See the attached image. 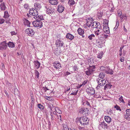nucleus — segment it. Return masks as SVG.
<instances>
[{
	"label": "nucleus",
	"instance_id": "38",
	"mask_svg": "<svg viewBox=\"0 0 130 130\" xmlns=\"http://www.w3.org/2000/svg\"><path fill=\"white\" fill-rule=\"evenodd\" d=\"M95 35L93 34H92L88 37V38L90 40H92L94 37Z\"/></svg>",
	"mask_w": 130,
	"mask_h": 130
},
{
	"label": "nucleus",
	"instance_id": "18",
	"mask_svg": "<svg viewBox=\"0 0 130 130\" xmlns=\"http://www.w3.org/2000/svg\"><path fill=\"white\" fill-rule=\"evenodd\" d=\"M34 63L35 66L36 67L37 69H38L40 66V62L38 60H36L34 61Z\"/></svg>",
	"mask_w": 130,
	"mask_h": 130
},
{
	"label": "nucleus",
	"instance_id": "49",
	"mask_svg": "<svg viewBox=\"0 0 130 130\" xmlns=\"http://www.w3.org/2000/svg\"><path fill=\"white\" fill-rule=\"evenodd\" d=\"M24 7L25 9H27L29 8V6L28 4H25L24 5Z\"/></svg>",
	"mask_w": 130,
	"mask_h": 130
},
{
	"label": "nucleus",
	"instance_id": "47",
	"mask_svg": "<svg viewBox=\"0 0 130 130\" xmlns=\"http://www.w3.org/2000/svg\"><path fill=\"white\" fill-rule=\"evenodd\" d=\"M119 21L117 19L116 21V25L115 26V27H116V28H117L118 27L119 25Z\"/></svg>",
	"mask_w": 130,
	"mask_h": 130
},
{
	"label": "nucleus",
	"instance_id": "5",
	"mask_svg": "<svg viewBox=\"0 0 130 130\" xmlns=\"http://www.w3.org/2000/svg\"><path fill=\"white\" fill-rule=\"evenodd\" d=\"M55 43L56 46L59 47H62L64 44L63 42L60 39L57 40L56 41Z\"/></svg>",
	"mask_w": 130,
	"mask_h": 130
},
{
	"label": "nucleus",
	"instance_id": "29",
	"mask_svg": "<svg viewBox=\"0 0 130 130\" xmlns=\"http://www.w3.org/2000/svg\"><path fill=\"white\" fill-rule=\"evenodd\" d=\"M109 20L107 19H105L104 20L103 22V26H108V25Z\"/></svg>",
	"mask_w": 130,
	"mask_h": 130
},
{
	"label": "nucleus",
	"instance_id": "8",
	"mask_svg": "<svg viewBox=\"0 0 130 130\" xmlns=\"http://www.w3.org/2000/svg\"><path fill=\"white\" fill-rule=\"evenodd\" d=\"M87 21L86 25L88 27H90L91 25L92 26V22L93 21V19L92 18H89L88 19H86Z\"/></svg>",
	"mask_w": 130,
	"mask_h": 130
},
{
	"label": "nucleus",
	"instance_id": "11",
	"mask_svg": "<svg viewBox=\"0 0 130 130\" xmlns=\"http://www.w3.org/2000/svg\"><path fill=\"white\" fill-rule=\"evenodd\" d=\"M103 30L104 32L106 34H109L110 33L108 26H103Z\"/></svg>",
	"mask_w": 130,
	"mask_h": 130
},
{
	"label": "nucleus",
	"instance_id": "16",
	"mask_svg": "<svg viewBox=\"0 0 130 130\" xmlns=\"http://www.w3.org/2000/svg\"><path fill=\"white\" fill-rule=\"evenodd\" d=\"M1 9L2 10H5L6 8L5 6V3L4 2L2 3L0 5Z\"/></svg>",
	"mask_w": 130,
	"mask_h": 130
},
{
	"label": "nucleus",
	"instance_id": "15",
	"mask_svg": "<svg viewBox=\"0 0 130 130\" xmlns=\"http://www.w3.org/2000/svg\"><path fill=\"white\" fill-rule=\"evenodd\" d=\"M104 119L105 121L108 123H110L111 121V118L109 116H105Z\"/></svg>",
	"mask_w": 130,
	"mask_h": 130
},
{
	"label": "nucleus",
	"instance_id": "2",
	"mask_svg": "<svg viewBox=\"0 0 130 130\" xmlns=\"http://www.w3.org/2000/svg\"><path fill=\"white\" fill-rule=\"evenodd\" d=\"M95 66L93 65L91 66H90L88 70L85 71L86 74L88 75H89L91 74L95 71Z\"/></svg>",
	"mask_w": 130,
	"mask_h": 130
},
{
	"label": "nucleus",
	"instance_id": "34",
	"mask_svg": "<svg viewBox=\"0 0 130 130\" xmlns=\"http://www.w3.org/2000/svg\"><path fill=\"white\" fill-rule=\"evenodd\" d=\"M50 115L51 116V119L52 121H53L54 120L55 118H55V117L56 115H53L52 114V112H50Z\"/></svg>",
	"mask_w": 130,
	"mask_h": 130
},
{
	"label": "nucleus",
	"instance_id": "6",
	"mask_svg": "<svg viewBox=\"0 0 130 130\" xmlns=\"http://www.w3.org/2000/svg\"><path fill=\"white\" fill-rule=\"evenodd\" d=\"M86 91L89 95H91L95 94V91L93 88L89 87L86 90Z\"/></svg>",
	"mask_w": 130,
	"mask_h": 130
},
{
	"label": "nucleus",
	"instance_id": "26",
	"mask_svg": "<svg viewBox=\"0 0 130 130\" xmlns=\"http://www.w3.org/2000/svg\"><path fill=\"white\" fill-rule=\"evenodd\" d=\"M99 22L94 21L92 23V25L91 27L92 28H96L97 25H98V23Z\"/></svg>",
	"mask_w": 130,
	"mask_h": 130
},
{
	"label": "nucleus",
	"instance_id": "59",
	"mask_svg": "<svg viewBox=\"0 0 130 130\" xmlns=\"http://www.w3.org/2000/svg\"><path fill=\"white\" fill-rule=\"evenodd\" d=\"M73 68L75 71H77L78 70V69L77 68V67L76 66H74L73 67Z\"/></svg>",
	"mask_w": 130,
	"mask_h": 130
},
{
	"label": "nucleus",
	"instance_id": "53",
	"mask_svg": "<svg viewBox=\"0 0 130 130\" xmlns=\"http://www.w3.org/2000/svg\"><path fill=\"white\" fill-rule=\"evenodd\" d=\"M118 16H121L122 13L121 11L119 10L118 11Z\"/></svg>",
	"mask_w": 130,
	"mask_h": 130
},
{
	"label": "nucleus",
	"instance_id": "45",
	"mask_svg": "<svg viewBox=\"0 0 130 130\" xmlns=\"http://www.w3.org/2000/svg\"><path fill=\"white\" fill-rule=\"evenodd\" d=\"M77 32L79 35L81 36V28H79L77 30Z\"/></svg>",
	"mask_w": 130,
	"mask_h": 130
},
{
	"label": "nucleus",
	"instance_id": "48",
	"mask_svg": "<svg viewBox=\"0 0 130 130\" xmlns=\"http://www.w3.org/2000/svg\"><path fill=\"white\" fill-rule=\"evenodd\" d=\"M77 91L78 90H76V89H75V90L74 91L75 92H73L71 93L70 94V95H76L77 94Z\"/></svg>",
	"mask_w": 130,
	"mask_h": 130
},
{
	"label": "nucleus",
	"instance_id": "20",
	"mask_svg": "<svg viewBox=\"0 0 130 130\" xmlns=\"http://www.w3.org/2000/svg\"><path fill=\"white\" fill-rule=\"evenodd\" d=\"M97 45L98 47L100 48H102V42L101 41L97 40L96 41Z\"/></svg>",
	"mask_w": 130,
	"mask_h": 130
},
{
	"label": "nucleus",
	"instance_id": "60",
	"mask_svg": "<svg viewBox=\"0 0 130 130\" xmlns=\"http://www.w3.org/2000/svg\"><path fill=\"white\" fill-rule=\"evenodd\" d=\"M11 33L12 35H16L17 34V33H15V31H13L11 32Z\"/></svg>",
	"mask_w": 130,
	"mask_h": 130
},
{
	"label": "nucleus",
	"instance_id": "25",
	"mask_svg": "<svg viewBox=\"0 0 130 130\" xmlns=\"http://www.w3.org/2000/svg\"><path fill=\"white\" fill-rule=\"evenodd\" d=\"M106 73L107 74H109L111 75H112L113 74V71L111 69L109 68L106 71Z\"/></svg>",
	"mask_w": 130,
	"mask_h": 130
},
{
	"label": "nucleus",
	"instance_id": "44",
	"mask_svg": "<svg viewBox=\"0 0 130 130\" xmlns=\"http://www.w3.org/2000/svg\"><path fill=\"white\" fill-rule=\"evenodd\" d=\"M126 113L127 115L130 116V109H127L126 110Z\"/></svg>",
	"mask_w": 130,
	"mask_h": 130
},
{
	"label": "nucleus",
	"instance_id": "14",
	"mask_svg": "<svg viewBox=\"0 0 130 130\" xmlns=\"http://www.w3.org/2000/svg\"><path fill=\"white\" fill-rule=\"evenodd\" d=\"M66 38L69 39L70 40H72L74 38V36L71 34L68 33L67 34L66 36Z\"/></svg>",
	"mask_w": 130,
	"mask_h": 130
},
{
	"label": "nucleus",
	"instance_id": "56",
	"mask_svg": "<svg viewBox=\"0 0 130 130\" xmlns=\"http://www.w3.org/2000/svg\"><path fill=\"white\" fill-rule=\"evenodd\" d=\"M88 80H86L84 81V82H83V83L82 84V86L83 85H84L86 84Z\"/></svg>",
	"mask_w": 130,
	"mask_h": 130
},
{
	"label": "nucleus",
	"instance_id": "51",
	"mask_svg": "<svg viewBox=\"0 0 130 130\" xmlns=\"http://www.w3.org/2000/svg\"><path fill=\"white\" fill-rule=\"evenodd\" d=\"M5 20L2 18H0V24H1L4 23L5 21Z\"/></svg>",
	"mask_w": 130,
	"mask_h": 130
},
{
	"label": "nucleus",
	"instance_id": "9",
	"mask_svg": "<svg viewBox=\"0 0 130 130\" xmlns=\"http://www.w3.org/2000/svg\"><path fill=\"white\" fill-rule=\"evenodd\" d=\"M86 116H82V119L83 121V122L82 123V124L83 125H86L88 123L89 120H88V119Z\"/></svg>",
	"mask_w": 130,
	"mask_h": 130
},
{
	"label": "nucleus",
	"instance_id": "10",
	"mask_svg": "<svg viewBox=\"0 0 130 130\" xmlns=\"http://www.w3.org/2000/svg\"><path fill=\"white\" fill-rule=\"evenodd\" d=\"M88 113V109L87 108H82V114L84 116H86Z\"/></svg>",
	"mask_w": 130,
	"mask_h": 130
},
{
	"label": "nucleus",
	"instance_id": "12",
	"mask_svg": "<svg viewBox=\"0 0 130 130\" xmlns=\"http://www.w3.org/2000/svg\"><path fill=\"white\" fill-rule=\"evenodd\" d=\"M64 8L62 5H59L58 6L57 11L59 13H61L64 10Z\"/></svg>",
	"mask_w": 130,
	"mask_h": 130
},
{
	"label": "nucleus",
	"instance_id": "1",
	"mask_svg": "<svg viewBox=\"0 0 130 130\" xmlns=\"http://www.w3.org/2000/svg\"><path fill=\"white\" fill-rule=\"evenodd\" d=\"M32 23L34 27L38 28H40L42 27V23L40 21L36 20L33 21Z\"/></svg>",
	"mask_w": 130,
	"mask_h": 130
},
{
	"label": "nucleus",
	"instance_id": "55",
	"mask_svg": "<svg viewBox=\"0 0 130 130\" xmlns=\"http://www.w3.org/2000/svg\"><path fill=\"white\" fill-rule=\"evenodd\" d=\"M71 73L68 71H67L64 74V75L65 76H67L68 75L70 74Z\"/></svg>",
	"mask_w": 130,
	"mask_h": 130
},
{
	"label": "nucleus",
	"instance_id": "7",
	"mask_svg": "<svg viewBox=\"0 0 130 130\" xmlns=\"http://www.w3.org/2000/svg\"><path fill=\"white\" fill-rule=\"evenodd\" d=\"M25 33L28 34L30 36H32L35 33L34 31L31 28H28L25 31Z\"/></svg>",
	"mask_w": 130,
	"mask_h": 130
},
{
	"label": "nucleus",
	"instance_id": "32",
	"mask_svg": "<svg viewBox=\"0 0 130 130\" xmlns=\"http://www.w3.org/2000/svg\"><path fill=\"white\" fill-rule=\"evenodd\" d=\"M105 73H104L101 72L100 73L99 76V77L98 78H99V79H101V78L102 79H103V78L105 76Z\"/></svg>",
	"mask_w": 130,
	"mask_h": 130
},
{
	"label": "nucleus",
	"instance_id": "21",
	"mask_svg": "<svg viewBox=\"0 0 130 130\" xmlns=\"http://www.w3.org/2000/svg\"><path fill=\"white\" fill-rule=\"evenodd\" d=\"M24 23L25 25H27V26L30 27V22L27 20L25 19L24 20Z\"/></svg>",
	"mask_w": 130,
	"mask_h": 130
},
{
	"label": "nucleus",
	"instance_id": "28",
	"mask_svg": "<svg viewBox=\"0 0 130 130\" xmlns=\"http://www.w3.org/2000/svg\"><path fill=\"white\" fill-rule=\"evenodd\" d=\"M82 102L83 103H82V104L86 106L87 105V106H90V103L86 101H83Z\"/></svg>",
	"mask_w": 130,
	"mask_h": 130
},
{
	"label": "nucleus",
	"instance_id": "27",
	"mask_svg": "<svg viewBox=\"0 0 130 130\" xmlns=\"http://www.w3.org/2000/svg\"><path fill=\"white\" fill-rule=\"evenodd\" d=\"M101 80V79H99V78H97V79H96V80L97 81V82L98 83V85H100L101 86H104V85L105 84V83H100V81Z\"/></svg>",
	"mask_w": 130,
	"mask_h": 130
},
{
	"label": "nucleus",
	"instance_id": "31",
	"mask_svg": "<svg viewBox=\"0 0 130 130\" xmlns=\"http://www.w3.org/2000/svg\"><path fill=\"white\" fill-rule=\"evenodd\" d=\"M37 106L41 110H43L44 108V106L42 105L41 104H38L37 105Z\"/></svg>",
	"mask_w": 130,
	"mask_h": 130
},
{
	"label": "nucleus",
	"instance_id": "50",
	"mask_svg": "<svg viewBox=\"0 0 130 130\" xmlns=\"http://www.w3.org/2000/svg\"><path fill=\"white\" fill-rule=\"evenodd\" d=\"M47 13L48 14L50 15V14H55V12L54 11H53L51 10L49 11V12H48Z\"/></svg>",
	"mask_w": 130,
	"mask_h": 130
},
{
	"label": "nucleus",
	"instance_id": "46",
	"mask_svg": "<svg viewBox=\"0 0 130 130\" xmlns=\"http://www.w3.org/2000/svg\"><path fill=\"white\" fill-rule=\"evenodd\" d=\"M123 97L121 96L119 98V100L121 102L123 103H124L125 102H124V100L123 99Z\"/></svg>",
	"mask_w": 130,
	"mask_h": 130
},
{
	"label": "nucleus",
	"instance_id": "61",
	"mask_svg": "<svg viewBox=\"0 0 130 130\" xmlns=\"http://www.w3.org/2000/svg\"><path fill=\"white\" fill-rule=\"evenodd\" d=\"M124 58L123 57H121L120 58V61L121 62H123L124 60Z\"/></svg>",
	"mask_w": 130,
	"mask_h": 130
},
{
	"label": "nucleus",
	"instance_id": "33",
	"mask_svg": "<svg viewBox=\"0 0 130 130\" xmlns=\"http://www.w3.org/2000/svg\"><path fill=\"white\" fill-rule=\"evenodd\" d=\"M48 107L50 109V110H49L50 112H50H52V111H53V109L54 108L53 105L51 104L48 105Z\"/></svg>",
	"mask_w": 130,
	"mask_h": 130
},
{
	"label": "nucleus",
	"instance_id": "43",
	"mask_svg": "<svg viewBox=\"0 0 130 130\" xmlns=\"http://www.w3.org/2000/svg\"><path fill=\"white\" fill-rule=\"evenodd\" d=\"M35 75L37 77V78H38L39 75V73L37 70H35Z\"/></svg>",
	"mask_w": 130,
	"mask_h": 130
},
{
	"label": "nucleus",
	"instance_id": "35",
	"mask_svg": "<svg viewBox=\"0 0 130 130\" xmlns=\"http://www.w3.org/2000/svg\"><path fill=\"white\" fill-rule=\"evenodd\" d=\"M82 37L83 38H84L85 39L87 38V36L86 35V34L84 33V31L82 30Z\"/></svg>",
	"mask_w": 130,
	"mask_h": 130
},
{
	"label": "nucleus",
	"instance_id": "54",
	"mask_svg": "<svg viewBox=\"0 0 130 130\" xmlns=\"http://www.w3.org/2000/svg\"><path fill=\"white\" fill-rule=\"evenodd\" d=\"M101 26L100 24V23H98V25H97L96 28H97L98 29H101Z\"/></svg>",
	"mask_w": 130,
	"mask_h": 130
},
{
	"label": "nucleus",
	"instance_id": "37",
	"mask_svg": "<svg viewBox=\"0 0 130 130\" xmlns=\"http://www.w3.org/2000/svg\"><path fill=\"white\" fill-rule=\"evenodd\" d=\"M34 12H35V13H33V14L32 16H43L42 15H38V12L37 11V10H36L35 9Z\"/></svg>",
	"mask_w": 130,
	"mask_h": 130
},
{
	"label": "nucleus",
	"instance_id": "17",
	"mask_svg": "<svg viewBox=\"0 0 130 130\" xmlns=\"http://www.w3.org/2000/svg\"><path fill=\"white\" fill-rule=\"evenodd\" d=\"M49 2L53 5H56L58 3V0H49Z\"/></svg>",
	"mask_w": 130,
	"mask_h": 130
},
{
	"label": "nucleus",
	"instance_id": "3",
	"mask_svg": "<svg viewBox=\"0 0 130 130\" xmlns=\"http://www.w3.org/2000/svg\"><path fill=\"white\" fill-rule=\"evenodd\" d=\"M101 127L102 128L104 129H108L109 127V126L104 121L100 122L99 123L98 128Z\"/></svg>",
	"mask_w": 130,
	"mask_h": 130
},
{
	"label": "nucleus",
	"instance_id": "42",
	"mask_svg": "<svg viewBox=\"0 0 130 130\" xmlns=\"http://www.w3.org/2000/svg\"><path fill=\"white\" fill-rule=\"evenodd\" d=\"M64 130H69V128H68V127L65 124H64L63 125Z\"/></svg>",
	"mask_w": 130,
	"mask_h": 130
},
{
	"label": "nucleus",
	"instance_id": "39",
	"mask_svg": "<svg viewBox=\"0 0 130 130\" xmlns=\"http://www.w3.org/2000/svg\"><path fill=\"white\" fill-rule=\"evenodd\" d=\"M103 53L102 52H101L100 53L99 55L97 56L98 58H99L100 59H101L102 58L103 55Z\"/></svg>",
	"mask_w": 130,
	"mask_h": 130
},
{
	"label": "nucleus",
	"instance_id": "4",
	"mask_svg": "<svg viewBox=\"0 0 130 130\" xmlns=\"http://www.w3.org/2000/svg\"><path fill=\"white\" fill-rule=\"evenodd\" d=\"M81 117L77 118L76 119V122L77 125V128L79 129H81Z\"/></svg>",
	"mask_w": 130,
	"mask_h": 130
},
{
	"label": "nucleus",
	"instance_id": "63",
	"mask_svg": "<svg viewBox=\"0 0 130 130\" xmlns=\"http://www.w3.org/2000/svg\"><path fill=\"white\" fill-rule=\"evenodd\" d=\"M121 46L120 48V50H119V52H122V50L124 47V46Z\"/></svg>",
	"mask_w": 130,
	"mask_h": 130
},
{
	"label": "nucleus",
	"instance_id": "40",
	"mask_svg": "<svg viewBox=\"0 0 130 130\" xmlns=\"http://www.w3.org/2000/svg\"><path fill=\"white\" fill-rule=\"evenodd\" d=\"M68 3L70 5H73L75 4V2L73 0H69Z\"/></svg>",
	"mask_w": 130,
	"mask_h": 130
},
{
	"label": "nucleus",
	"instance_id": "36",
	"mask_svg": "<svg viewBox=\"0 0 130 130\" xmlns=\"http://www.w3.org/2000/svg\"><path fill=\"white\" fill-rule=\"evenodd\" d=\"M114 108H116V110H119L120 111H121V109L120 107L118 105H116L114 106Z\"/></svg>",
	"mask_w": 130,
	"mask_h": 130
},
{
	"label": "nucleus",
	"instance_id": "19",
	"mask_svg": "<svg viewBox=\"0 0 130 130\" xmlns=\"http://www.w3.org/2000/svg\"><path fill=\"white\" fill-rule=\"evenodd\" d=\"M7 44L8 46L12 48L15 47L14 43L13 42L9 41L7 43Z\"/></svg>",
	"mask_w": 130,
	"mask_h": 130
},
{
	"label": "nucleus",
	"instance_id": "30",
	"mask_svg": "<svg viewBox=\"0 0 130 130\" xmlns=\"http://www.w3.org/2000/svg\"><path fill=\"white\" fill-rule=\"evenodd\" d=\"M43 17H34L36 20H37L38 21H40L41 20H43Z\"/></svg>",
	"mask_w": 130,
	"mask_h": 130
},
{
	"label": "nucleus",
	"instance_id": "58",
	"mask_svg": "<svg viewBox=\"0 0 130 130\" xmlns=\"http://www.w3.org/2000/svg\"><path fill=\"white\" fill-rule=\"evenodd\" d=\"M4 92L6 94V95L7 97L8 98H9V96L6 90H5L4 91Z\"/></svg>",
	"mask_w": 130,
	"mask_h": 130
},
{
	"label": "nucleus",
	"instance_id": "57",
	"mask_svg": "<svg viewBox=\"0 0 130 130\" xmlns=\"http://www.w3.org/2000/svg\"><path fill=\"white\" fill-rule=\"evenodd\" d=\"M100 31V30L99 29H98V30L95 31V34L97 35H99V34L100 33H99Z\"/></svg>",
	"mask_w": 130,
	"mask_h": 130
},
{
	"label": "nucleus",
	"instance_id": "22",
	"mask_svg": "<svg viewBox=\"0 0 130 130\" xmlns=\"http://www.w3.org/2000/svg\"><path fill=\"white\" fill-rule=\"evenodd\" d=\"M53 66L55 68L57 69L60 68L61 67V65L59 63H54Z\"/></svg>",
	"mask_w": 130,
	"mask_h": 130
},
{
	"label": "nucleus",
	"instance_id": "52",
	"mask_svg": "<svg viewBox=\"0 0 130 130\" xmlns=\"http://www.w3.org/2000/svg\"><path fill=\"white\" fill-rule=\"evenodd\" d=\"M4 16H9L8 11H5L4 12Z\"/></svg>",
	"mask_w": 130,
	"mask_h": 130
},
{
	"label": "nucleus",
	"instance_id": "23",
	"mask_svg": "<svg viewBox=\"0 0 130 130\" xmlns=\"http://www.w3.org/2000/svg\"><path fill=\"white\" fill-rule=\"evenodd\" d=\"M34 7L37 10L39 9L41 7L40 4L38 3H36L35 4Z\"/></svg>",
	"mask_w": 130,
	"mask_h": 130
},
{
	"label": "nucleus",
	"instance_id": "62",
	"mask_svg": "<svg viewBox=\"0 0 130 130\" xmlns=\"http://www.w3.org/2000/svg\"><path fill=\"white\" fill-rule=\"evenodd\" d=\"M46 86H45L44 87H42V88L44 92H46Z\"/></svg>",
	"mask_w": 130,
	"mask_h": 130
},
{
	"label": "nucleus",
	"instance_id": "13",
	"mask_svg": "<svg viewBox=\"0 0 130 130\" xmlns=\"http://www.w3.org/2000/svg\"><path fill=\"white\" fill-rule=\"evenodd\" d=\"M7 47V45L6 44H5L1 43L0 44V50H5Z\"/></svg>",
	"mask_w": 130,
	"mask_h": 130
},
{
	"label": "nucleus",
	"instance_id": "64",
	"mask_svg": "<svg viewBox=\"0 0 130 130\" xmlns=\"http://www.w3.org/2000/svg\"><path fill=\"white\" fill-rule=\"evenodd\" d=\"M101 83H105V84L106 83L105 80V79H102L101 80Z\"/></svg>",
	"mask_w": 130,
	"mask_h": 130
},
{
	"label": "nucleus",
	"instance_id": "24",
	"mask_svg": "<svg viewBox=\"0 0 130 130\" xmlns=\"http://www.w3.org/2000/svg\"><path fill=\"white\" fill-rule=\"evenodd\" d=\"M112 86L110 83L106 84L104 87V89L106 90V89H110Z\"/></svg>",
	"mask_w": 130,
	"mask_h": 130
},
{
	"label": "nucleus",
	"instance_id": "41",
	"mask_svg": "<svg viewBox=\"0 0 130 130\" xmlns=\"http://www.w3.org/2000/svg\"><path fill=\"white\" fill-rule=\"evenodd\" d=\"M35 10H33V9H30L29 11V13L31 15H32L33 14V13L34 12Z\"/></svg>",
	"mask_w": 130,
	"mask_h": 130
}]
</instances>
